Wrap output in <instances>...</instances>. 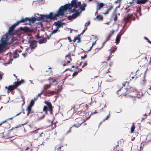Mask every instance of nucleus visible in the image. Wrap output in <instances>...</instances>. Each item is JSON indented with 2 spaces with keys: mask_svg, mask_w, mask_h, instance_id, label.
<instances>
[{
  "mask_svg": "<svg viewBox=\"0 0 151 151\" xmlns=\"http://www.w3.org/2000/svg\"><path fill=\"white\" fill-rule=\"evenodd\" d=\"M70 13H73L72 16L74 19L77 18L78 17L80 16V13L78 10H76L75 9H73L70 11Z\"/></svg>",
  "mask_w": 151,
  "mask_h": 151,
  "instance_id": "nucleus-10",
  "label": "nucleus"
},
{
  "mask_svg": "<svg viewBox=\"0 0 151 151\" xmlns=\"http://www.w3.org/2000/svg\"><path fill=\"white\" fill-rule=\"evenodd\" d=\"M43 93V91H42L41 93H40V94H38V95H36V97H34V99L35 100H36Z\"/></svg>",
  "mask_w": 151,
  "mask_h": 151,
  "instance_id": "nucleus-41",
  "label": "nucleus"
},
{
  "mask_svg": "<svg viewBox=\"0 0 151 151\" xmlns=\"http://www.w3.org/2000/svg\"><path fill=\"white\" fill-rule=\"evenodd\" d=\"M20 23H21V21L20 20L17 22L16 23L12 25L9 27L8 31V32L10 35H13V32L15 28L17 26L19 25V24Z\"/></svg>",
  "mask_w": 151,
  "mask_h": 151,
  "instance_id": "nucleus-7",
  "label": "nucleus"
},
{
  "mask_svg": "<svg viewBox=\"0 0 151 151\" xmlns=\"http://www.w3.org/2000/svg\"><path fill=\"white\" fill-rule=\"evenodd\" d=\"M37 45L36 42H31L30 45V47L27 49L26 50V52L27 51L28 52V50L30 49V48L32 49L35 48L37 46Z\"/></svg>",
  "mask_w": 151,
  "mask_h": 151,
  "instance_id": "nucleus-18",
  "label": "nucleus"
},
{
  "mask_svg": "<svg viewBox=\"0 0 151 151\" xmlns=\"http://www.w3.org/2000/svg\"><path fill=\"white\" fill-rule=\"evenodd\" d=\"M76 121L78 123H75L73 126V127H80L83 122L82 120L81 119V118H77L76 119Z\"/></svg>",
  "mask_w": 151,
  "mask_h": 151,
  "instance_id": "nucleus-12",
  "label": "nucleus"
},
{
  "mask_svg": "<svg viewBox=\"0 0 151 151\" xmlns=\"http://www.w3.org/2000/svg\"><path fill=\"white\" fill-rule=\"evenodd\" d=\"M87 56V55H85L83 56H81V58L82 59H84Z\"/></svg>",
  "mask_w": 151,
  "mask_h": 151,
  "instance_id": "nucleus-60",
  "label": "nucleus"
},
{
  "mask_svg": "<svg viewBox=\"0 0 151 151\" xmlns=\"http://www.w3.org/2000/svg\"><path fill=\"white\" fill-rule=\"evenodd\" d=\"M94 39L95 40V42H93L92 43V46H93L95 45L96 42V41L98 40L97 37L96 36H95Z\"/></svg>",
  "mask_w": 151,
  "mask_h": 151,
  "instance_id": "nucleus-45",
  "label": "nucleus"
},
{
  "mask_svg": "<svg viewBox=\"0 0 151 151\" xmlns=\"http://www.w3.org/2000/svg\"><path fill=\"white\" fill-rule=\"evenodd\" d=\"M32 107L30 106L29 105H28V107L26 109V110L27 111V115H28L30 113Z\"/></svg>",
  "mask_w": 151,
  "mask_h": 151,
  "instance_id": "nucleus-32",
  "label": "nucleus"
},
{
  "mask_svg": "<svg viewBox=\"0 0 151 151\" xmlns=\"http://www.w3.org/2000/svg\"><path fill=\"white\" fill-rule=\"evenodd\" d=\"M114 21L116 22V21L117 20V15H116L114 16Z\"/></svg>",
  "mask_w": 151,
  "mask_h": 151,
  "instance_id": "nucleus-55",
  "label": "nucleus"
},
{
  "mask_svg": "<svg viewBox=\"0 0 151 151\" xmlns=\"http://www.w3.org/2000/svg\"><path fill=\"white\" fill-rule=\"evenodd\" d=\"M139 71V70H136V71L134 72V74H135L134 76H132L131 77L132 79H133L134 78H135V79H137L138 78V76H137V73Z\"/></svg>",
  "mask_w": 151,
  "mask_h": 151,
  "instance_id": "nucleus-30",
  "label": "nucleus"
},
{
  "mask_svg": "<svg viewBox=\"0 0 151 151\" xmlns=\"http://www.w3.org/2000/svg\"><path fill=\"white\" fill-rule=\"evenodd\" d=\"M135 128V126L134 124H132L131 128V133H132L134 132Z\"/></svg>",
  "mask_w": 151,
  "mask_h": 151,
  "instance_id": "nucleus-40",
  "label": "nucleus"
},
{
  "mask_svg": "<svg viewBox=\"0 0 151 151\" xmlns=\"http://www.w3.org/2000/svg\"><path fill=\"white\" fill-rule=\"evenodd\" d=\"M24 82V80L22 79L20 81L15 82L14 83V85H10L8 87L7 86L5 87L6 89H8L7 93H9L11 91H13L14 90L17 88L21 85V84L23 83Z\"/></svg>",
  "mask_w": 151,
  "mask_h": 151,
  "instance_id": "nucleus-3",
  "label": "nucleus"
},
{
  "mask_svg": "<svg viewBox=\"0 0 151 151\" xmlns=\"http://www.w3.org/2000/svg\"><path fill=\"white\" fill-rule=\"evenodd\" d=\"M58 31V29H54L52 31V32H51V33L50 34V35H51L55 33H56Z\"/></svg>",
  "mask_w": 151,
  "mask_h": 151,
  "instance_id": "nucleus-47",
  "label": "nucleus"
},
{
  "mask_svg": "<svg viewBox=\"0 0 151 151\" xmlns=\"http://www.w3.org/2000/svg\"><path fill=\"white\" fill-rule=\"evenodd\" d=\"M35 37L37 39H39L40 38V34L39 33H37L36 35L35 36Z\"/></svg>",
  "mask_w": 151,
  "mask_h": 151,
  "instance_id": "nucleus-53",
  "label": "nucleus"
},
{
  "mask_svg": "<svg viewBox=\"0 0 151 151\" xmlns=\"http://www.w3.org/2000/svg\"><path fill=\"white\" fill-rule=\"evenodd\" d=\"M84 113V114L83 115V116L85 117L86 120H87L90 118V116L88 112L85 111Z\"/></svg>",
  "mask_w": 151,
  "mask_h": 151,
  "instance_id": "nucleus-29",
  "label": "nucleus"
},
{
  "mask_svg": "<svg viewBox=\"0 0 151 151\" xmlns=\"http://www.w3.org/2000/svg\"><path fill=\"white\" fill-rule=\"evenodd\" d=\"M78 40V41L77 42H79L80 41V39L79 38V37H74V38L73 40V42H75L76 41V40Z\"/></svg>",
  "mask_w": 151,
  "mask_h": 151,
  "instance_id": "nucleus-42",
  "label": "nucleus"
},
{
  "mask_svg": "<svg viewBox=\"0 0 151 151\" xmlns=\"http://www.w3.org/2000/svg\"><path fill=\"white\" fill-rule=\"evenodd\" d=\"M19 54H18L16 52H15L14 55L13 57L14 58H16L19 57Z\"/></svg>",
  "mask_w": 151,
  "mask_h": 151,
  "instance_id": "nucleus-48",
  "label": "nucleus"
},
{
  "mask_svg": "<svg viewBox=\"0 0 151 151\" xmlns=\"http://www.w3.org/2000/svg\"><path fill=\"white\" fill-rule=\"evenodd\" d=\"M13 117H11V118H8V119H7L6 120H5L4 121H3V122H1V123H2V124H3L4 123H5L6 122H7L8 120L12 119H13Z\"/></svg>",
  "mask_w": 151,
  "mask_h": 151,
  "instance_id": "nucleus-50",
  "label": "nucleus"
},
{
  "mask_svg": "<svg viewBox=\"0 0 151 151\" xmlns=\"http://www.w3.org/2000/svg\"><path fill=\"white\" fill-rule=\"evenodd\" d=\"M132 6V5L130 4V5H127L125 6V8L124 9L125 10H127L129 7Z\"/></svg>",
  "mask_w": 151,
  "mask_h": 151,
  "instance_id": "nucleus-52",
  "label": "nucleus"
},
{
  "mask_svg": "<svg viewBox=\"0 0 151 151\" xmlns=\"http://www.w3.org/2000/svg\"><path fill=\"white\" fill-rule=\"evenodd\" d=\"M121 0H116L115 1V3H117L118 2H120L121 1Z\"/></svg>",
  "mask_w": 151,
  "mask_h": 151,
  "instance_id": "nucleus-62",
  "label": "nucleus"
},
{
  "mask_svg": "<svg viewBox=\"0 0 151 151\" xmlns=\"http://www.w3.org/2000/svg\"><path fill=\"white\" fill-rule=\"evenodd\" d=\"M114 32V31L113 30L111 31V33L109 34V35L107 38L106 42L108 41L111 38V36L113 34Z\"/></svg>",
  "mask_w": 151,
  "mask_h": 151,
  "instance_id": "nucleus-33",
  "label": "nucleus"
},
{
  "mask_svg": "<svg viewBox=\"0 0 151 151\" xmlns=\"http://www.w3.org/2000/svg\"><path fill=\"white\" fill-rule=\"evenodd\" d=\"M104 5V4L103 3L98 4L96 6V9L97 10H99Z\"/></svg>",
  "mask_w": 151,
  "mask_h": 151,
  "instance_id": "nucleus-23",
  "label": "nucleus"
},
{
  "mask_svg": "<svg viewBox=\"0 0 151 151\" xmlns=\"http://www.w3.org/2000/svg\"><path fill=\"white\" fill-rule=\"evenodd\" d=\"M53 92V91L49 90L45 92L44 95L46 96H50L51 95H53L52 93Z\"/></svg>",
  "mask_w": 151,
  "mask_h": 151,
  "instance_id": "nucleus-24",
  "label": "nucleus"
},
{
  "mask_svg": "<svg viewBox=\"0 0 151 151\" xmlns=\"http://www.w3.org/2000/svg\"><path fill=\"white\" fill-rule=\"evenodd\" d=\"M57 122H55L53 123L52 122H51V124L48 127L50 130H52L56 127V123Z\"/></svg>",
  "mask_w": 151,
  "mask_h": 151,
  "instance_id": "nucleus-17",
  "label": "nucleus"
},
{
  "mask_svg": "<svg viewBox=\"0 0 151 151\" xmlns=\"http://www.w3.org/2000/svg\"><path fill=\"white\" fill-rule=\"evenodd\" d=\"M45 18H46V15L41 14L40 17L37 18V21L42 20Z\"/></svg>",
  "mask_w": 151,
  "mask_h": 151,
  "instance_id": "nucleus-27",
  "label": "nucleus"
},
{
  "mask_svg": "<svg viewBox=\"0 0 151 151\" xmlns=\"http://www.w3.org/2000/svg\"><path fill=\"white\" fill-rule=\"evenodd\" d=\"M53 92L52 93L53 95L55 94H58L60 93V91L59 90H57V91H53Z\"/></svg>",
  "mask_w": 151,
  "mask_h": 151,
  "instance_id": "nucleus-44",
  "label": "nucleus"
},
{
  "mask_svg": "<svg viewBox=\"0 0 151 151\" xmlns=\"http://www.w3.org/2000/svg\"><path fill=\"white\" fill-rule=\"evenodd\" d=\"M68 39L70 42H71L72 41V40L71 39V38L70 37H68Z\"/></svg>",
  "mask_w": 151,
  "mask_h": 151,
  "instance_id": "nucleus-59",
  "label": "nucleus"
},
{
  "mask_svg": "<svg viewBox=\"0 0 151 151\" xmlns=\"http://www.w3.org/2000/svg\"><path fill=\"white\" fill-rule=\"evenodd\" d=\"M109 151H122V150L120 148L119 145H116V147L111 148Z\"/></svg>",
  "mask_w": 151,
  "mask_h": 151,
  "instance_id": "nucleus-19",
  "label": "nucleus"
},
{
  "mask_svg": "<svg viewBox=\"0 0 151 151\" xmlns=\"http://www.w3.org/2000/svg\"><path fill=\"white\" fill-rule=\"evenodd\" d=\"M27 54L26 53H22V55H23V56L24 57H26V56H27Z\"/></svg>",
  "mask_w": 151,
  "mask_h": 151,
  "instance_id": "nucleus-63",
  "label": "nucleus"
},
{
  "mask_svg": "<svg viewBox=\"0 0 151 151\" xmlns=\"http://www.w3.org/2000/svg\"><path fill=\"white\" fill-rule=\"evenodd\" d=\"M64 146V145L62 143H60L59 144H58L55 147V150H59V151H61L60 149L61 148L63 147Z\"/></svg>",
  "mask_w": 151,
  "mask_h": 151,
  "instance_id": "nucleus-22",
  "label": "nucleus"
},
{
  "mask_svg": "<svg viewBox=\"0 0 151 151\" xmlns=\"http://www.w3.org/2000/svg\"><path fill=\"white\" fill-rule=\"evenodd\" d=\"M35 100L34 99V100L32 99V100L30 103L29 104V105L30 106L32 107L35 104Z\"/></svg>",
  "mask_w": 151,
  "mask_h": 151,
  "instance_id": "nucleus-39",
  "label": "nucleus"
},
{
  "mask_svg": "<svg viewBox=\"0 0 151 151\" xmlns=\"http://www.w3.org/2000/svg\"><path fill=\"white\" fill-rule=\"evenodd\" d=\"M80 105L82 113L84 112L88 109V106L86 104H82Z\"/></svg>",
  "mask_w": 151,
  "mask_h": 151,
  "instance_id": "nucleus-14",
  "label": "nucleus"
},
{
  "mask_svg": "<svg viewBox=\"0 0 151 151\" xmlns=\"http://www.w3.org/2000/svg\"><path fill=\"white\" fill-rule=\"evenodd\" d=\"M74 111L75 113L80 114L82 113L80 105L75 104L73 107Z\"/></svg>",
  "mask_w": 151,
  "mask_h": 151,
  "instance_id": "nucleus-9",
  "label": "nucleus"
},
{
  "mask_svg": "<svg viewBox=\"0 0 151 151\" xmlns=\"http://www.w3.org/2000/svg\"><path fill=\"white\" fill-rule=\"evenodd\" d=\"M129 82H128L126 81L124 82L122 84L124 87L126 86V87L124 89L122 88L118 90L117 91L118 93H117V94L118 93L121 96H126L127 94L126 92H128L129 93L134 92L135 93V95L132 96L133 97L137 96L138 90L134 88V87L129 86Z\"/></svg>",
  "mask_w": 151,
  "mask_h": 151,
  "instance_id": "nucleus-2",
  "label": "nucleus"
},
{
  "mask_svg": "<svg viewBox=\"0 0 151 151\" xmlns=\"http://www.w3.org/2000/svg\"><path fill=\"white\" fill-rule=\"evenodd\" d=\"M85 26L86 28H85L84 29L82 33H84L85 32L86 30L87 29V27L86 26V25L85 24Z\"/></svg>",
  "mask_w": 151,
  "mask_h": 151,
  "instance_id": "nucleus-58",
  "label": "nucleus"
},
{
  "mask_svg": "<svg viewBox=\"0 0 151 151\" xmlns=\"http://www.w3.org/2000/svg\"><path fill=\"white\" fill-rule=\"evenodd\" d=\"M141 75H142L143 78V79L142 80V83L143 84H145V83L146 81L145 80V74H142V73L141 74Z\"/></svg>",
  "mask_w": 151,
  "mask_h": 151,
  "instance_id": "nucleus-38",
  "label": "nucleus"
},
{
  "mask_svg": "<svg viewBox=\"0 0 151 151\" xmlns=\"http://www.w3.org/2000/svg\"><path fill=\"white\" fill-rule=\"evenodd\" d=\"M67 19L68 20H71L72 19H74V18H73L72 15L68 16L67 17Z\"/></svg>",
  "mask_w": 151,
  "mask_h": 151,
  "instance_id": "nucleus-51",
  "label": "nucleus"
},
{
  "mask_svg": "<svg viewBox=\"0 0 151 151\" xmlns=\"http://www.w3.org/2000/svg\"><path fill=\"white\" fill-rule=\"evenodd\" d=\"M7 37L6 35H4L2 37L1 40V43L0 44V51L1 52L3 50L7 47L8 46Z\"/></svg>",
  "mask_w": 151,
  "mask_h": 151,
  "instance_id": "nucleus-5",
  "label": "nucleus"
},
{
  "mask_svg": "<svg viewBox=\"0 0 151 151\" xmlns=\"http://www.w3.org/2000/svg\"><path fill=\"white\" fill-rule=\"evenodd\" d=\"M132 16V14H128L127 16L124 17V19L125 22L124 26H125L127 23L131 21V19Z\"/></svg>",
  "mask_w": 151,
  "mask_h": 151,
  "instance_id": "nucleus-11",
  "label": "nucleus"
},
{
  "mask_svg": "<svg viewBox=\"0 0 151 151\" xmlns=\"http://www.w3.org/2000/svg\"><path fill=\"white\" fill-rule=\"evenodd\" d=\"M21 29L22 30L25 32H30V29L27 27H25L23 28L21 27Z\"/></svg>",
  "mask_w": 151,
  "mask_h": 151,
  "instance_id": "nucleus-31",
  "label": "nucleus"
},
{
  "mask_svg": "<svg viewBox=\"0 0 151 151\" xmlns=\"http://www.w3.org/2000/svg\"><path fill=\"white\" fill-rule=\"evenodd\" d=\"M101 68L102 69L106 68L107 69V71L106 72V73H107L108 72H110V71L109 70V68H108V64L107 62H104L101 64Z\"/></svg>",
  "mask_w": 151,
  "mask_h": 151,
  "instance_id": "nucleus-15",
  "label": "nucleus"
},
{
  "mask_svg": "<svg viewBox=\"0 0 151 151\" xmlns=\"http://www.w3.org/2000/svg\"><path fill=\"white\" fill-rule=\"evenodd\" d=\"M148 1V0H137L136 3L137 4H144Z\"/></svg>",
  "mask_w": 151,
  "mask_h": 151,
  "instance_id": "nucleus-25",
  "label": "nucleus"
},
{
  "mask_svg": "<svg viewBox=\"0 0 151 151\" xmlns=\"http://www.w3.org/2000/svg\"><path fill=\"white\" fill-rule=\"evenodd\" d=\"M146 142H149L151 141V134H148L146 139Z\"/></svg>",
  "mask_w": 151,
  "mask_h": 151,
  "instance_id": "nucleus-36",
  "label": "nucleus"
},
{
  "mask_svg": "<svg viewBox=\"0 0 151 151\" xmlns=\"http://www.w3.org/2000/svg\"><path fill=\"white\" fill-rule=\"evenodd\" d=\"M73 127V126L70 128L69 130L67 132L66 134H68L71 132V129Z\"/></svg>",
  "mask_w": 151,
  "mask_h": 151,
  "instance_id": "nucleus-56",
  "label": "nucleus"
},
{
  "mask_svg": "<svg viewBox=\"0 0 151 151\" xmlns=\"http://www.w3.org/2000/svg\"><path fill=\"white\" fill-rule=\"evenodd\" d=\"M96 101L94 97H91V102L89 104L90 106H93L95 105L96 103Z\"/></svg>",
  "mask_w": 151,
  "mask_h": 151,
  "instance_id": "nucleus-26",
  "label": "nucleus"
},
{
  "mask_svg": "<svg viewBox=\"0 0 151 151\" xmlns=\"http://www.w3.org/2000/svg\"><path fill=\"white\" fill-rule=\"evenodd\" d=\"M137 0H132L131 2H129V4L132 5L133 6L134 4L137 1Z\"/></svg>",
  "mask_w": 151,
  "mask_h": 151,
  "instance_id": "nucleus-43",
  "label": "nucleus"
},
{
  "mask_svg": "<svg viewBox=\"0 0 151 151\" xmlns=\"http://www.w3.org/2000/svg\"><path fill=\"white\" fill-rule=\"evenodd\" d=\"M103 19V17L101 15H97L95 19H96L98 21L102 20Z\"/></svg>",
  "mask_w": 151,
  "mask_h": 151,
  "instance_id": "nucleus-34",
  "label": "nucleus"
},
{
  "mask_svg": "<svg viewBox=\"0 0 151 151\" xmlns=\"http://www.w3.org/2000/svg\"><path fill=\"white\" fill-rule=\"evenodd\" d=\"M110 115V112H109V114H108V115L107 116L106 118L104 119H103V120L102 121L103 122H104L106 120H107V119L109 117Z\"/></svg>",
  "mask_w": 151,
  "mask_h": 151,
  "instance_id": "nucleus-46",
  "label": "nucleus"
},
{
  "mask_svg": "<svg viewBox=\"0 0 151 151\" xmlns=\"http://www.w3.org/2000/svg\"><path fill=\"white\" fill-rule=\"evenodd\" d=\"M57 81L56 79H54L51 83H50L49 85H45L44 86V90L42 91H44L47 90V89L50 88L51 85L53 83H54Z\"/></svg>",
  "mask_w": 151,
  "mask_h": 151,
  "instance_id": "nucleus-16",
  "label": "nucleus"
},
{
  "mask_svg": "<svg viewBox=\"0 0 151 151\" xmlns=\"http://www.w3.org/2000/svg\"><path fill=\"white\" fill-rule=\"evenodd\" d=\"M47 134L46 132H42L41 134L40 135V137H43V139H47L49 138H48L47 136Z\"/></svg>",
  "mask_w": 151,
  "mask_h": 151,
  "instance_id": "nucleus-20",
  "label": "nucleus"
},
{
  "mask_svg": "<svg viewBox=\"0 0 151 151\" xmlns=\"http://www.w3.org/2000/svg\"><path fill=\"white\" fill-rule=\"evenodd\" d=\"M46 42L47 39L46 38H43L42 39H41L39 41V42L40 44L45 43Z\"/></svg>",
  "mask_w": 151,
  "mask_h": 151,
  "instance_id": "nucleus-35",
  "label": "nucleus"
},
{
  "mask_svg": "<svg viewBox=\"0 0 151 151\" xmlns=\"http://www.w3.org/2000/svg\"><path fill=\"white\" fill-rule=\"evenodd\" d=\"M36 20H37V18L33 17L31 18L26 17L25 19L22 18L20 21L21 23L24 22L25 24H27L30 22H34Z\"/></svg>",
  "mask_w": 151,
  "mask_h": 151,
  "instance_id": "nucleus-6",
  "label": "nucleus"
},
{
  "mask_svg": "<svg viewBox=\"0 0 151 151\" xmlns=\"http://www.w3.org/2000/svg\"><path fill=\"white\" fill-rule=\"evenodd\" d=\"M78 73V72L77 71H75L73 74L72 76L74 77L75 76L77 75Z\"/></svg>",
  "mask_w": 151,
  "mask_h": 151,
  "instance_id": "nucleus-49",
  "label": "nucleus"
},
{
  "mask_svg": "<svg viewBox=\"0 0 151 151\" xmlns=\"http://www.w3.org/2000/svg\"><path fill=\"white\" fill-rule=\"evenodd\" d=\"M113 6H111V7L108 9L106 12L104 13V14L106 15V14H108L109 12L111 11V9L113 8Z\"/></svg>",
  "mask_w": 151,
  "mask_h": 151,
  "instance_id": "nucleus-37",
  "label": "nucleus"
},
{
  "mask_svg": "<svg viewBox=\"0 0 151 151\" xmlns=\"http://www.w3.org/2000/svg\"><path fill=\"white\" fill-rule=\"evenodd\" d=\"M65 60L63 62V66L66 65L70 63L72 60V58H71L70 54H68L65 56Z\"/></svg>",
  "mask_w": 151,
  "mask_h": 151,
  "instance_id": "nucleus-8",
  "label": "nucleus"
},
{
  "mask_svg": "<svg viewBox=\"0 0 151 151\" xmlns=\"http://www.w3.org/2000/svg\"><path fill=\"white\" fill-rule=\"evenodd\" d=\"M54 24L56 26H57V28H58L61 26H63L62 24L61 23V22L60 21H58L57 22H55Z\"/></svg>",
  "mask_w": 151,
  "mask_h": 151,
  "instance_id": "nucleus-28",
  "label": "nucleus"
},
{
  "mask_svg": "<svg viewBox=\"0 0 151 151\" xmlns=\"http://www.w3.org/2000/svg\"><path fill=\"white\" fill-rule=\"evenodd\" d=\"M117 47L116 46H114L112 47L110 50V55H109L108 59L107 60H109L110 58H111L112 56H113V55H111V54L113 52H114L117 50Z\"/></svg>",
  "mask_w": 151,
  "mask_h": 151,
  "instance_id": "nucleus-13",
  "label": "nucleus"
},
{
  "mask_svg": "<svg viewBox=\"0 0 151 151\" xmlns=\"http://www.w3.org/2000/svg\"><path fill=\"white\" fill-rule=\"evenodd\" d=\"M141 8L140 7H139L137 9V12L139 13V12L141 11Z\"/></svg>",
  "mask_w": 151,
  "mask_h": 151,
  "instance_id": "nucleus-54",
  "label": "nucleus"
},
{
  "mask_svg": "<svg viewBox=\"0 0 151 151\" xmlns=\"http://www.w3.org/2000/svg\"><path fill=\"white\" fill-rule=\"evenodd\" d=\"M62 85H60V86H58V89L59 90H59L60 89H62Z\"/></svg>",
  "mask_w": 151,
  "mask_h": 151,
  "instance_id": "nucleus-57",
  "label": "nucleus"
},
{
  "mask_svg": "<svg viewBox=\"0 0 151 151\" xmlns=\"http://www.w3.org/2000/svg\"><path fill=\"white\" fill-rule=\"evenodd\" d=\"M44 103L47 105L44 106L43 111L45 113V114H47V111L50 112V114H52L53 111V106L50 102L45 101Z\"/></svg>",
  "mask_w": 151,
  "mask_h": 151,
  "instance_id": "nucleus-4",
  "label": "nucleus"
},
{
  "mask_svg": "<svg viewBox=\"0 0 151 151\" xmlns=\"http://www.w3.org/2000/svg\"><path fill=\"white\" fill-rule=\"evenodd\" d=\"M87 65V62H85L83 64V67L86 66Z\"/></svg>",
  "mask_w": 151,
  "mask_h": 151,
  "instance_id": "nucleus-61",
  "label": "nucleus"
},
{
  "mask_svg": "<svg viewBox=\"0 0 151 151\" xmlns=\"http://www.w3.org/2000/svg\"><path fill=\"white\" fill-rule=\"evenodd\" d=\"M81 2L77 1V0H73L71 1V3L66 4L64 6H61L58 11H57V14L53 15V12H50L48 15H46V19H50L51 20H55L57 19V17L60 16H63L65 12H67L68 9L70 10L72 7L75 8H80V9L82 11L85 10V7L86 6V4L83 2V6L81 7Z\"/></svg>",
  "mask_w": 151,
  "mask_h": 151,
  "instance_id": "nucleus-1",
  "label": "nucleus"
},
{
  "mask_svg": "<svg viewBox=\"0 0 151 151\" xmlns=\"http://www.w3.org/2000/svg\"><path fill=\"white\" fill-rule=\"evenodd\" d=\"M143 116H144V117H143L142 118V119H144L145 118H146V114L145 113V114H144Z\"/></svg>",
  "mask_w": 151,
  "mask_h": 151,
  "instance_id": "nucleus-64",
  "label": "nucleus"
},
{
  "mask_svg": "<svg viewBox=\"0 0 151 151\" xmlns=\"http://www.w3.org/2000/svg\"><path fill=\"white\" fill-rule=\"evenodd\" d=\"M122 34L121 33H119L116 37V42L118 44L120 41V39Z\"/></svg>",
  "mask_w": 151,
  "mask_h": 151,
  "instance_id": "nucleus-21",
  "label": "nucleus"
}]
</instances>
